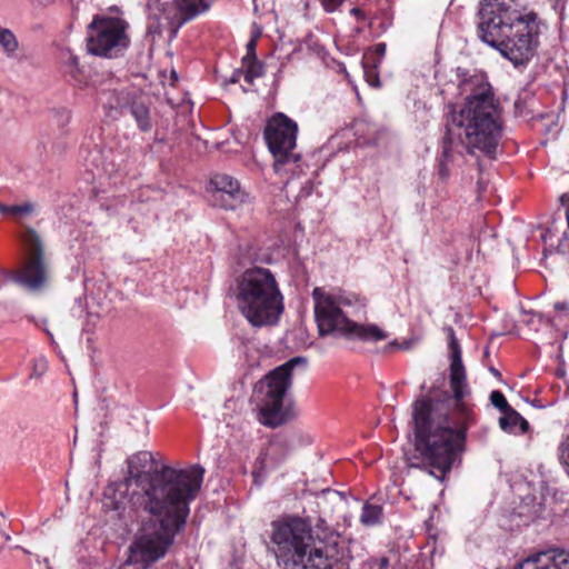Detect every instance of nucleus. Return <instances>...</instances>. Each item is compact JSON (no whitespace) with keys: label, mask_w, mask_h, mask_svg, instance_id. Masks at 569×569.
<instances>
[{"label":"nucleus","mask_w":569,"mask_h":569,"mask_svg":"<svg viewBox=\"0 0 569 569\" xmlns=\"http://www.w3.org/2000/svg\"><path fill=\"white\" fill-rule=\"evenodd\" d=\"M449 383L453 399V418L446 401L422 397L412 405L415 447L430 475L442 481L465 449L467 429L475 423V406L462 362V352L455 337L450 339Z\"/></svg>","instance_id":"f257e3e1"},{"label":"nucleus","mask_w":569,"mask_h":569,"mask_svg":"<svg viewBox=\"0 0 569 569\" xmlns=\"http://www.w3.org/2000/svg\"><path fill=\"white\" fill-rule=\"evenodd\" d=\"M459 88L467 98L460 110L451 113L447 123L446 146L438 166V174L442 180L450 174L446 162L449 147H461L469 153L479 150L492 157L502 133L501 108L487 77L473 72L460 81Z\"/></svg>","instance_id":"f03ea898"},{"label":"nucleus","mask_w":569,"mask_h":569,"mask_svg":"<svg viewBox=\"0 0 569 569\" xmlns=\"http://www.w3.org/2000/svg\"><path fill=\"white\" fill-rule=\"evenodd\" d=\"M127 476L116 483L114 509L148 505L161 510L166 500L196 499L204 469L198 465L177 469L167 465L158 468L151 451H138L127 459Z\"/></svg>","instance_id":"7ed1b4c3"},{"label":"nucleus","mask_w":569,"mask_h":569,"mask_svg":"<svg viewBox=\"0 0 569 569\" xmlns=\"http://www.w3.org/2000/svg\"><path fill=\"white\" fill-rule=\"evenodd\" d=\"M478 18V38L513 67L527 66L537 54L545 24L535 11L515 0H482Z\"/></svg>","instance_id":"20e7f679"},{"label":"nucleus","mask_w":569,"mask_h":569,"mask_svg":"<svg viewBox=\"0 0 569 569\" xmlns=\"http://www.w3.org/2000/svg\"><path fill=\"white\" fill-rule=\"evenodd\" d=\"M271 542L282 569H349L350 555L336 535L315 536L309 520L283 517L271 523Z\"/></svg>","instance_id":"39448f33"},{"label":"nucleus","mask_w":569,"mask_h":569,"mask_svg":"<svg viewBox=\"0 0 569 569\" xmlns=\"http://www.w3.org/2000/svg\"><path fill=\"white\" fill-rule=\"evenodd\" d=\"M315 317L319 335H339L363 342H377L388 333L375 323L362 325L353 320L366 312L367 299L356 292L339 288L317 287L312 291Z\"/></svg>","instance_id":"423d86ee"},{"label":"nucleus","mask_w":569,"mask_h":569,"mask_svg":"<svg viewBox=\"0 0 569 569\" xmlns=\"http://www.w3.org/2000/svg\"><path fill=\"white\" fill-rule=\"evenodd\" d=\"M194 499L166 500L161 510H151L148 505L136 506L156 519L142 523L130 546L131 562L147 569L163 558L180 532L190 513V503Z\"/></svg>","instance_id":"0eeeda50"},{"label":"nucleus","mask_w":569,"mask_h":569,"mask_svg":"<svg viewBox=\"0 0 569 569\" xmlns=\"http://www.w3.org/2000/svg\"><path fill=\"white\" fill-rule=\"evenodd\" d=\"M236 302L254 328L276 326L284 311V298L274 273L263 267L244 270L237 279Z\"/></svg>","instance_id":"6e6552de"},{"label":"nucleus","mask_w":569,"mask_h":569,"mask_svg":"<svg viewBox=\"0 0 569 569\" xmlns=\"http://www.w3.org/2000/svg\"><path fill=\"white\" fill-rule=\"evenodd\" d=\"M302 357H296L279 366L261 379L256 386L259 409V421L267 427L276 428L295 417L292 401L288 391L292 385V370L296 366L305 367Z\"/></svg>","instance_id":"1a4fd4ad"},{"label":"nucleus","mask_w":569,"mask_h":569,"mask_svg":"<svg viewBox=\"0 0 569 569\" xmlns=\"http://www.w3.org/2000/svg\"><path fill=\"white\" fill-rule=\"evenodd\" d=\"M298 130V123L282 112L267 120L263 137L274 158L273 168L278 174L299 176L303 171L300 154L295 151Z\"/></svg>","instance_id":"9d476101"},{"label":"nucleus","mask_w":569,"mask_h":569,"mask_svg":"<svg viewBox=\"0 0 569 569\" xmlns=\"http://www.w3.org/2000/svg\"><path fill=\"white\" fill-rule=\"evenodd\" d=\"M129 23L120 17L94 16L88 26V52L103 58L122 56L130 46Z\"/></svg>","instance_id":"9b49d317"},{"label":"nucleus","mask_w":569,"mask_h":569,"mask_svg":"<svg viewBox=\"0 0 569 569\" xmlns=\"http://www.w3.org/2000/svg\"><path fill=\"white\" fill-rule=\"evenodd\" d=\"M211 0H154L149 3L148 32L174 36L178 29L196 16L206 12Z\"/></svg>","instance_id":"f8f14e48"},{"label":"nucleus","mask_w":569,"mask_h":569,"mask_svg":"<svg viewBox=\"0 0 569 569\" xmlns=\"http://www.w3.org/2000/svg\"><path fill=\"white\" fill-rule=\"evenodd\" d=\"M21 238L28 251V260L21 272L13 276V281L29 290H37L44 282L42 243L39 234L30 227H26Z\"/></svg>","instance_id":"ddd939ff"},{"label":"nucleus","mask_w":569,"mask_h":569,"mask_svg":"<svg viewBox=\"0 0 569 569\" xmlns=\"http://www.w3.org/2000/svg\"><path fill=\"white\" fill-rule=\"evenodd\" d=\"M210 186L213 190V201L227 210H234L249 201V193L243 190L233 177L219 173L211 178Z\"/></svg>","instance_id":"4468645a"},{"label":"nucleus","mask_w":569,"mask_h":569,"mask_svg":"<svg viewBox=\"0 0 569 569\" xmlns=\"http://www.w3.org/2000/svg\"><path fill=\"white\" fill-rule=\"evenodd\" d=\"M515 569H569V552L557 548L539 551L522 560Z\"/></svg>","instance_id":"2eb2a0df"},{"label":"nucleus","mask_w":569,"mask_h":569,"mask_svg":"<svg viewBox=\"0 0 569 569\" xmlns=\"http://www.w3.org/2000/svg\"><path fill=\"white\" fill-rule=\"evenodd\" d=\"M90 163L96 167L98 178L107 176L111 178L114 174L126 170V154L112 150H93L90 152Z\"/></svg>","instance_id":"dca6fc26"},{"label":"nucleus","mask_w":569,"mask_h":569,"mask_svg":"<svg viewBox=\"0 0 569 569\" xmlns=\"http://www.w3.org/2000/svg\"><path fill=\"white\" fill-rule=\"evenodd\" d=\"M110 108H127L130 114L137 122V126L142 131H149L152 127L151 117L149 107L147 103L139 99H133L129 101L128 96H124L122 92L116 94L114 102H109Z\"/></svg>","instance_id":"f3484780"},{"label":"nucleus","mask_w":569,"mask_h":569,"mask_svg":"<svg viewBox=\"0 0 569 569\" xmlns=\"http://www.w3.org/2000/svg\"><path fill=\"white\" fill-rule=\"evenodd\" d=\"M499 426L508 433H525L529 428L528 421L512 408L503 412Z\"/></svg>","instance_id":"a211bd4d"},{"label":"nucleus","mask_w":569,"mask_h":569,"mask_svg":"<svg viewBox=\"0 0 569 569\" xmlns=\"http://www.w3.org/2000/svg\"><path fill=\"white\" fill-rule=\"evenodd\" d=\"M292 449V440L287 436H278L273 438L266 452V458L272 462L281 461Z\"/></svg>","instance_id":"6ab92c4d"},{"label":"nucleus","mask_w":569,"mask_h":569,"mask_svg":"<svg viewBox=\"0 0 569 569\" xmlns=\"http://www.w3.org/2000/svg\"><path fill=\"white\" fill-rule=\"evenodd\" d=\"M382 515V508L377 505L366 502L362 506V512L360 515V522L363 526L370 527L379 523Z\"/></svg>","instance_id":"aec40b11"},{"label":"nucleus","mask_w":569,"mask_h":569,"mask_svg":"<svg viewBox=\"0 0 569 569\" xmlns=\"http://www.w3.org/2000/svg\"><path fill=\"white\" fill-rule=\"evenodd\" d=\"M64 70L66 72L77 82L81 83L80 74L81 68L79 66V59L72 52L67 50L62 53Z\"/></svg>","instance_id":"412c9836"},{"label":"nucleus","mask_w":569,"mask_h":569,"mask_svg":"<svg viewBox=\"0 0 569 569\" xmlns=\"http://www.w3.org/2000/svg\"><path fill=\"white\" fill-rule=\"evenodd\" d=\"M0 46L8 56H12L18 49V41L14 34L9 30L0 27Z\"/></svg>","instance_id":"4be33fe9"},{"label":"nucleus","mask_w":569,"mask_h":569,"mask_svg":"<svg viewBox=\"0 0 569 569\" xmlns=\"http://www.w3.org/2000/svg\"><path fill=\"white\" fill-rule=\"evenodd\" d=\"M386 43L380 42L375 44L363 57V61L371 62L375 67H379L386 54Z\"/></svg>","instance_id":"5701e85b"},{"label":"nucleus","mask_w":569,"mask_h":569,"mask_svg":"<svg viewBox=\"0 0 569 569\" xmlns=\"http://www.w3.org/2000/svg\"><path fill=\"white\" fill-rule=\"evenodd\" d=\"M240 73L243 74L246 82L252 83L254 79L260 78L263 74V64L254 59L249 60L246 71Z\"/></svg>","instance_id":"b1692460"},{"label":"nucleus","mask_w":569,"mask_h":569,"mask_svg":"<svg viewBox=\"0 0 569 569\" xmlns=\"http://www.w3.org/2000/svg\"><path fill=\"white\" fill-rule=\"evenodd\" d=\"M362 68H363V76L367 81V83L372 88H379L380 87V79L379 74L377 72V68L373 63L362 61Z\"/></svg>","instance_id":"393cba45"},{"label":"nucleus","mask_w":569,"mask_h":569,"mask_svg":"<svg viewBox=\"0 0 569 569\" xmlns=\"http://www.w3.org/2000/svg\"><path fill=\"white\" fill-rule=\"evenodd\" d=\"M34 212V206L31 202L11 206V217L16 218L20 223L23 217Z\"/></svg>","instance_id":"a878e982"},{"label":"nucleus","mask_w":569,"mask_h":569,"mask_svg":"<svg viewBox=\"0 0 569 569\" xmlns=\"http://www.w3.org/2000/svg\"><path fill=\"white\" fill-rule=\"evenodd\" d=\"M490 401L496 408H498L502 412H506L507 410L511 409L503 393L498 390L491 392Z\"/></svg>","instance_id":"bb28decb"},{"label":"nucleus","mask_w":569,"mask_h":569,"mask_svg":"<svg viewBox=\"0 0 569 569\" xmlns=\"http://www.w3.org/2000/svg\"><path fill=\"white\" fill-rule=\"evenodd\" d=\"M559 459L569 476V435L559 446Z\"/></svg>","instance_id":"cd10ccee"},{"label":"nucleus","mask_w":569,"mask_h":569,"mask_svg":"<svg viewBox=\"0 0 569 569\" xmlns=\"http://www.w3.org/2000/svg\"><path fill=\"white\" fill-rule=\"evenodd\" d=\"M54 119L59 127H66L71 119V112L68 109L61 108L54 110Z\"/></svg>","instance_id":"c85d7f7f"},{"label":"nucleus","mask_w":569,"mask_h":569,"mask_svg":"<svg viewBox=\"0 0 569 569\" xmlns=\"http://www.w3.org/2000/svg\"><path fill=\"white\" fill-rule=\"evenodd\" d=\"M48 363L44 358H39L34 361L32 376L40 377L47 370Z\"/></svg>","instance_id":"c756f323"},{"label":"nucleus","mask_w":569,"mask_h":569,"mask_svg":"<svg viewBox=\"0 0 569 569\" xmlns=\"http://www.w3.org/2000/svg\"><path fill=\"white\" fill-rule=\"evenodd\" d=\"M343 1L345 0H322L321 3H322L325 11L331 13V12L337 11L341 7Z\"/></svg>","instance_id":"7c9ffc66"},{"label":"nucleus","mask_w":569,"mask_h":569,"mask_svg":"<svg viewBox=\"0 0 569 569\" xmlns=\"http://www.w3.org/2000/svg\"><path fill=\"white\" fill-rule=\"evenodd\" d=\"M371 569H386L389 566V559L387 557L372 558L369 560Z\"/></svg>","instance_id":"2f4dec72"},{"label":"nucleus","mask_w":569,"mask_h":569,"mask_svg":"<svg viewBox=\"0 0 569 569\" xmlns=\"http://www.w3.org/2000/svg\"><path fill=\"white\" fill-rule=\"evenodd\" d=\"M350 14L353 16L358 21L367 20V14L360 8H352Z\"/></svg>","instance_id":"473e14b6"},{"label":"nucleus","mask_w":569,"mask_h":569,"mask_svg":"<svg viewBox=\"0 0 569 569\" xmlns=\"http://www.w3.org/2000/svg\"><path fill=\"white\" fill-rule=\"evenodd\" d=\"M0 212L2 214L11 216V206H6V204L0 203Z\"/></svg>","instance_id":"72a5a7b5"},{"label":"nucleus","mask_w":569,"mask_h":569,"mask_svg":"<svg viewBox=\"0 0 569 569\" xmlns=\"http://www.w3.org/2000/svg\"><path fill=\"white\" fill-rule=\"evenodd\" d=\"M567 308H568V305L566 302H556L555 303L556 310L562 311V310H566Z\"/></svg>","instance_id":"f704fd0d"},{"label":"nucleus","mask_w":569,"mask_h":569,"mask_svg":"<svg viewBox=\"0 0 569 569\" xmlns=\"http://www.w3.org/2000/svg\"><path fill=\"white\" fill-rule=\"evenodd\" d=\"M247 47H248V54H249L250 52H252V51L254 50V47H256L254 41H253V40H251V41L248 43V46H247Z\"/></svg>","instance_id":"c9c22d12"},{"label":"nucleus","mask_w":569,"mask_h":569,"mask_svg":"<svg viewBox=\"0 0 569 569\" xmlns=\"http://www.w3.org/2000/svg\"><path fill=\"white\" fill-rule=\"evenodd\" d=\"M117 207H118V204H117V206H114V207L107 206V207H106V209H107L108 211L117 212V211H118V208H117Z\"/></svg>","instance_id":"e433bc0d"},{"label":"nucleus","mask_w":569,"mask_h":569,"mask_svg":"<svg viewBox=\"0 0 569 569\" xmlns=\"http://www.w3.org/2000/svg\"><path fill=\"white\" fill-rule=\"evenodd\" d=\"M303 191L306 192V194H310L311 192V183L308 181V188H303Z\"/></svg>","instance_id":"4c0bfd02"},{"label":"nucleus","mask_w":569,"mask_h":569,"mask_svg":"<svg viewBox=\"0 0 569 569\" xmlns=\"http://www.w3.org/2000/svg\"><path fill=\"white\" fill-rule=\"evenodd\" d=\"M490 372H491L495 377L500 376L499 371H498L496 368H493V367H491V368H490Z\"/></svg>","instance_id":"58836bf2"},{"label":"nucleus","mask_w":569,"mask_h":569,"mask_svg":"<svg viewBox=\"0 0 569 569\" xmlns=\"http://www.w3.org/2000/svg\"><path fill=\"white\" fill-rule=\"evenodd\" d=\"M238 80H239V79H238V73H234V76H233V78H232V82H236V81H238Z\"/></svg>","instance_id":"ea45409f"},{"label":"nucleus","mask_w":569,"mask_h":569,"mask_svg":"<svg viewBox=\"0 0 569 569\" xmlns=\"http://www.w3.org/2000/svg\"><path fill=\"white\" fill-rule=\"evenodd\" d=\"M118 202H119L120 204H123L124 200H123V199H120V200H118Z\"/></svg>","instance_id":"a19ab883"}]
</instances>
